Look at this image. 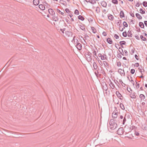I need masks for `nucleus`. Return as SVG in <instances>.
Listing matches in <instances>:
<instances>
[{"mask_svg": "<svg viewBox=\"0 0 147 147\" xmlns=\"http://www.w3.org/2000/svg\"><path fill=\"white\" fill-rule=\"evenodd\" d=\"M115 119H111L109 121V127L110 128L112 129H114L117 126V122L116 123L115 122Z\"/></svg>", "mask_w": 147, "mask_h": 147, "instance_id": "obj_1", "label": "nucleus"}, {"mask_svg": "<svg viewBox=\"0 0 147 147\" xmlns=\"http://www.w3.org/2000/svg\"><path fill=\"white\" fill-rule=\"evenodd\" d=\"M91 55V53L89 52H87L85 54L86 59L88 62H90L92 60Z\"/></svg>", "mask_w": 147, "mask_h": 147, "instance_id": "obj_2", "label": "nucleus"}, {"mask_svg": "<svg viewBox=\"0 0 147 147\" xmlns=\"http://www.w3.org/2000/svg\"><path fill=\"white\" fill-rule=\"evenodd\" d=\"M107 142L108 141L107 140V139L106 138H104L101 140L100 144L98 145H97V146L102 145Z\"/></svg>", "mask_w": 147, "mask_h": 147, "instance_id": "obj_3", "label": "nucleus"}, {"mask_svg": "<svg viewBox=\"0 0 147 147\" xmlns=\"http://www.w3.org/2000/svg\"><path fill=\"white\" fill-rule=\"evenodd\" d=\"M118 112L117 110H115L113 111L112 114V117L113 118H116L118 115Z\"/></svg>", "mask_w": 147, "mask_h": 147, "instance_id": "obj_4", "label": "nucleus"}, {"mask_svg": "<svg viewBox=\"0 0 147 147\" xmlns=\"http://www.w3.org/2000/svg\"><path fill=\"white\" fill-rule=\"evenodd\" d=\"M123 130L124 129L123 127H120L118 129L117 133L119 135H122L123 133Z\"/></svg>", "mask_w": 147, "mask_h": 147, "instance_id": "obj_5", "label": "nucleus"}, {"mask_svg": "<svg viewBox=\"0 0 147 147\" xmlns=\"http://www.w3.org/2000/svg\"><path fill=\"white\" fill-rule=\"evenodd\" d=\"M77 48L79 50H81L82 48V45L80 43L77 44L76 45Z\"/></svg>", "mask_w": 147, "mask_h": 147, "instance_id": "obj_6", "label": "nucleus"}, {"mask_svg": "<svg viewBox=\"0 0 147 147\" xmlns=\"http://www.w3.org/2000/svg\"><path fill=\"white\" fill-rule=\"evenodd\" d=\"M33 3L34 5H38L39 3V0H33Z\"/></svg>", "mask_w": 147, "mask_h": 147, "instance_id": "obj_7", "label": "nucleus"}, {"mask_svg": "<svg viewBox=\"0 0 147 147\" xmlns=\"http://www.w3.org/2000/svg\"><path fill=\"white\" fill-rule=\"evenodd\" d=\"M48 11L49 13L51 15L53 16L55 14V12L52 9H49Z\"/></svg>", "mask_w": 147, "mask_h": 147, "instance_id": "obj_8", "label": "nucleus"}, {"mask_svg": "<svg viewBox=\"0 0 147 147\" xmlns=\"http://www.w3.org/2000/svg\"><path fill=\"white\" fill-rule=\"evenodd\" d=\"M65 33L66 34L69 36H72L73 34V32H72L69 31H66Z\"/></svg>", "mask_w": 147, "mask_h": 147, "instance_id": "obj_9", "label": "nucleus"}, {"mask_svg": "<svg viewBox=\"0 0 147 147\" xmlns=\"http://www.w3.org/2000/svg\"><path fill=\"white\" fill-rule=\"evenodd\" d=\"M118 72L120 73V74L121 75V76H122L123 75H124V71L123 70H122L121 69H119L118 70Z\"/></svg>", "mask_w": 147, "mask_h": 147, "instance_id": "obj_10", "label": "nucleus"}, {"mask_svg": "<svg viewBox=\"0 0 147 147\" xmlns=\"http://www.w3.org/2000/svg\"><path fill=\"white\" fill-rule=\"evenodd\" d=\"M76 37L75 36H74V38L72 40V41H74V44H78L79 43V41L78 40V39H76V38H75V37Z\"/></svg>", "mask_w": 147, "mask_h": 147, "instance_id": "obj_11", "label": "nucleus"}, {"mask_svg": "<svg viewBox=\"0 0 147 147\" xmlns=\"http://www.w3.org/2000/svg\"><path fill=\"white\" fill-rule=\"evenodd\" d=\"M120 119H119L118 121L117 120L116 121V122L117 123H121L122 122V119L123 118V116L122 115H120Z\"/></svg>", "mask_w": 147, "mask_h": 147, "instance_id": "obj_12", "label": "nucleus"}, {"mask_svg": "<svg viewBox=\"0 0 147 147\" xmlns=\"http://www.w3.org/2000/svg\"><path fill=\"white\" fill-rule=\"evenodd\" d=\"M39 8L41 10H44L45 9V7L42 4H40L39 5Z\"/></svg>", "mask_w": 147, "mask_h": 147, "instance_id": "obj_13", "label": "nucleus"}, {"mask_svg": "<svg viewBox=\"0 0 147 147\" xmlns=\"http://www.w3.org/2000/svg\"><path fill=\"white\" fill-rule=\"evenodd\" d=\"M93 66L94 69L97 70V69H98V66L97 65L96 62H94L93 63Z\"/></svg>", "mask_w": 147, "mask_h": 147, "instance_id": "obj_14", "label": "nucleus"}, {"mask_svg": "<svg viewBox=\"0 0 147 147\" xmlns=\"http://www.w3.org/2000/svg\"><path fill=\"white\" fill-rule=\"evenodd\" d=\"M135 94L136 93L135 92H134L133 93L130 94V96L132 98H136Z\"/></svg>", "mask_w": 147, "mask_h": 147, "instance_id": "obj_15", "label": "nucleus"}, {"mask_svg": "<svg viewBox=\"0 0 147 147\" xmlns=\"http://www.w3.org/2000/svg\"><path fill=\"white\" fill-rule=\"evenodd\" d=\"M101 5L104 7H106L107 6V4L106 2L105 1H102L101 2Z\"/></svg>", "mask_w": 147, "mask_h": 147, "instance_id": "obj_16", "label": "nucleus"}, {"mask_svg": "<svg viewBox=\"0 0 147 147\" xmlns=\"http://www.w3.org/2000/svg\"><path fill=\"white\" fill-rule=\"evenodd\" d=\"M102 70H101L100 71H98V70H97V71H96L94 72V73L96 75L98 76V75H100V74H99V73H101L102 72Z\"/></svg>", "mask_w": 147, "mask_h": 147, "instance_id": "obj_17", "label": "nucleus"}, {"mask_svg": "<svg viewBox=\"0 0 147 147\" xmlns=\"http://www.w3.org/2000/svg\"><path fill=\"white\" fill-rule=\"evenodd\" d=\"M57 12L59 13H61L62 15H63V16L65 15V12L64 11H63L64 12H62L60 10H59V9H57Z\"/></svg>", "mask_w": 147, "mask_h": 147, "instance_id": "obj_18", "label": "nucleus"}, {"mask_svg": "<svg viewBox=\"0 0 147 147\" xmlns=\"http://www.w3.org/2000/svg\"><path fill=\"white\" fill-rule=\"evenodd\" d=\"M120 17L121 18L124 17V13L123 11H121L120 13Z\"/></svg>", "mask_w": 147, "mask_h": 147, "instance_id": "obj_19", "label": "nucleus"}, {"mask_svg": "<svg viewBox=\"0 0 147 147\" xmlns=\"http://www.w3.org/2000/svg\"><path fill=\"white\" fill-rule=\"evenodd\" d=\"M53 19L55 22H57L59 18L57 16H54L53 17Z\"/></svg>", "mask_w": 147, "mask_h": 147, "instance_id": "obj_20", "label": "nucleus"}, {"mask_svg": "<svg viewBox=\"0 0 147 147\" xmlns=\"http://www.w3.org/2000/svg\"><path fill=\"white\" fill-rule=\"evenodd\" d=\"M127 36L128 37L131 38L132 37V34L131 31L129 30L127 32Z\"/></svg>", "mask_w": 147, "mask_h": 147, "instance_id": "obj_21", "label": "nucleus"}, {"mask_svg": "<svg viewBox=\"0 0 147 147\" xmlns=\"http://www.w3.org/2000/svg\"><path fill=\"white\" fill-rule=\"evenodd\" d=\"M136 16L137 17L138 19H142V17L141 16L139 13H136Z\"/></svg>", "mask_w": 147, "mask_h": 147, "instance_id": "obj_22", "label": "nucleus"}, {"mask_svg": "<svg viewBox=\"0 0 147 147\" xmlns=\"http://www.w3.org/2000/svg\"><path fill=\"white\" fill-rule=\"evenodd\" d=\"M117 25L119 26L120 28L122 26L121 24V20H119L117 23Z\"/></svg>", "mask_w": 147, "mask_h": 147, "instance_id": "obj_23", "label": "nucleus"}, {"mask_svg": "<svg viewBox=\"0 0 147 147\" xmlns=\"http://www.w3.org/2000/svg\"><path fill=\"white\" fill-rule=\"evenodd\" d=\"M107 56L105 54H103L102 55V57L101 58V59L102 60H103L105 59H106L107 58Z\"/></svg>", "mask_w": 147, "mask_h": 147, "instance_id": "obj_24", "label": "nucleus"}, {"mask_svg": "<svg viewBox=\"0 0 147 147\" xmlns=\"http://www.w3.org/2000/svg\"><path fill=\"white\" fill-rule=\"evenodd\" d=\"M80 28L82 30L84 31L85 30V28L84 25L83 24L80 25Z\"/></svg>", "mask_w": 147, "mask_h": 147, "instance_id": "obj_25", "label": "nucleus"}, {"mask_svg": "<svg viewBox=\"0 0 147 147\" xmlns=\"http://www.w3.org/2000/svg\"><path fill=\"white\" fill-rule=\"evenodd\" d=\"M139 26L142 28H144V24L142 22H139Z\"/></svg>", "mask_w": 147, "mask_h": 147, "instance_id": "obj_26", "label": "nucleus"}, {"mask_svg": "<svg viewBox=\"0 0 147 147\" xmlns=\"http://www.w3.org/2000/svg\"><path fill=\"white\" fill-rule=\"evenodd\" d=\"M107 42L109 44H111L113 42L112 40L110 38H107Z\"/></svg>", "mask_w": 147, "mask_h": 147, "instance_id": "obj_27", "label": "nucleus"}, {"mask_svg": "<svg viewBox=\"0 0 147 147\" xmlns=\"http://www.w3.org/2000/svg\"><path fill=\"white\" fill-rule=\"evenodd\" d=\"M139 96L141 100H144L145 98V96L143 94H140Z\"/></svg>", "mask_w": 147, "mask_h": 147, "instance_id": "obj_28", "label": "nucleus"}, {"mask_svg": "<svg viewBox=\"0 0 147 147\" xmlns=\"http://www.w3.org/2000/svg\"><path fill=\"white\" fill-rule=\"evenodd\" d=\"M78 19L79 20H81L82 21H83L84 20V18L81 15H80L78 17Z\"/></svg>", "mask_w": 147, "mask_h": 147, "instance_id": "obj_29", "label": "nucleus"}, {"mask_svg": "<svg viewBox=\"0 0 147 147\" xmlns=\"http://www.w3.org/2000/svg\"><path fill=\"white\" fill-rule=\"evenodd\" d=\"M108 18L109 19L111 20H112L113 19V15L110 14L108 16Z\"/></svg>", "mask_w": 147, "mask_h": 147, "instance_id": "obj_30", "label": "nucleus"}, {"mask_svg": "<svg viewBox=\"0 0 147 147\" xmlns=\"http://www.w3.org/2000/svg\"><path fill=\"white\" fill-rule=\"evenodd\" d=\"M116 94L117 96L119 98L122 96L121 94L118 91L116 92Z\"/></svg>", "mask_w": 147, "mask_h": 147, "instance_id": "obj_31", "label": "nucleus"}, {"mask_svg": "<svg viewBox=\"0 0 147 147\" xmlns=\"http://www.w3.org/2000/svg\"><path fill=\"white\" fill-rule=\"evenodd\" d=\"M91 29L92 30V32L94 33H95L96 31L95 28L93 27H91Z\"/></svg>", "mask_w": 147, "mask_h": 147, "instance_id": "obj_32", "label": "nucleus"}, {"mask_svg": "<svg viewBox=\"0 0 147 147\" xmlns=\"http://www.w3.org/2000/svg\"><path fill=\"white\" fill-rule=\"evenodd\" d=\"M126 117H127V114H126L124 118L123 121H122V123L123 125L124 124L125 121H126Z\"/></svg>", "mask_w": 147, "mask_h": 147, "instance_id": "obj_33", "label": "nucleus"}, {"mask_svg": "<svg viewBox=\"0 0 147 147\" xmlns=\"http://www.w3.org/2000/svg\"><path fill=\"white\" fill-rule=\"evenodd\" d=\"M119 43L121 45H125L126 44V42L124 41H123L120 42Z\"/></svg>", "mask_w": 147, "mask_h": 147, "instance_id": "obj_34", "label": "nucleus"}, {"mask_svg": "<svg viewBox=\"0 0 147 147\" xmlns=\"http://www.w3.org/2000/svg\"><path fill=\"white\" fill-rule=\"evenodd\" d=\"M140 13L142 14H144L145 13V11H144L143 10L142 8H140Z\"/></svg>", "mask_w": 147, "mask_h": 147, "instance_id": "obj_35", "label": "nucleus"}, {"mask_svg": "<svg viewBox=\"0 0 147 147\" xmlns=\"http://www.w3.org/2000/svg\"><path fill=\"white\" fill-rule=\"evenodd\" d=\"M120 107H121V108L122 110H124L125 109L124 106L123 104L121 103L120 104Z\"/></svg>", "mask_w": 147, "mask_h": 147, "instance_id": "obj_36", "label": "nucleus"}, {"mask_svg": "<svg viewBox=\"0 0 147 147\" xmlns=\"http://www.w3.org/2000/svg\"><path fill=\"white\" fill-rule=\"evenodd\" d=\"M112 2L114 4H117L118 3L117 0H112Z\"/></svg>", "mask_w": 147, "mask_h": 147, "instance_id": "obj_37", "label": "nucleus"}, {"mask_svg": "<svg viewBox=\"0 0 147 147\" xmlns=\"http://www.w3.org/2000/svg\"><path fill=\"white\" fill-rule=\"evenodd\" d=\"M110 86L112 89H114V88L115 87L114 85L112 82H111Z\"/></svg>", "mask_w": 147, "mask_h": 147, "instance_id": "obj_38", "label": "nucleus"}, {"mask_svg": "<svg viewBox=\"0 0 147 147\" xmlns=\"http://www.w3.org/2000/svg\"><path fill=\"white\" fill-rule=\"evenodd\" d=\"M141 38L143 41H146V39L145 37H144L143 36L141 35L140 36Z\"/></svg>", "mask_w": 147, "mask_h": 147, "instance_id": "obj_39", "label": "nucleus"}, {"mask_svg": "<svg viewBox=\"0 0 147 147\" xmlns=\"http://www.w3.org/2000/svg\"><path fill=\"white\" fill-rule=\"evenodd\" d=\"M96 11L97 13H99L100 12V8L98 7H97L96 8Z\"/></svg>", "mask_w": 147, "mask_h": 147, "instance_id": "obj_40", "label": "nucleus"}, {"mask_svg": "<svg viewBox=\"0 0 147 147\" xmlns=\"http://www.w3.org/2000/svg\"><path fill=\"white\" fill-rule=\"evenodd\" d=\"M143 5L145 7L147 6V2L145 1H143Z\"/></svg>", "mask_w": 147, "mask_h": 147, "instance_id": "obj_41", "label": "nucleus"}, {"mask_svg": "<svg viewBox=\"0 0 147 147\" xmlns=\"http://www.w3.org/2000/svg\"><path fill=\"white\" fill-rule=\"evenodd\" d=\"M74 13L75 14H76L77 15H79V11L77 9H76L74 11Z\"/></svg>", "mask_w": 147, "mask_h": 147, "instance_id": "obj_42", "label": "nucleus"}, {"mask_svg": "<svg viewBox=\"0 0 147 147\" xmlns=\"http://www.w3.org/2000/svg\"><path fill=\"white\" fill-rule=\"evenodd\" d=\"M123 24L124 26L127 27L128 26V24L127 22H124L123 23Z\"/></svg>", "mask_w": 147, "mask_h": 147, "instance_id": "obj_43", "label": "nucleus"}, {"mask_svg": "<svg viewBox=\"0 0 147 147\" xmlns=\"http://www.w3.org/2000/svg\"><path fill=\"white\" fill-rule=\"evenodd\" d=\"M90 3L92 4H95L96 2L95 0H92L91 1H90Z\"/></svg>", "mask_w": 147, "mask_h": 147, "instance_id": "obj_44", "label": "nucleus"}, {"mask_svg": "<svg viewBox=\"0 0 147 147\" xmlns=\"http://www.w3.org/2000/svg\"><path fill=\"white\" fill-rule=\"evenodd\" d=\"M122 35L124 37H126L127 36V32L126 31L122 33Z\"/></svg>", "mask_w": 147, "mask_h": 147, "instance_id": "obj_45", "label": "nucleus"}, {"mask_svg": "<svg viewBox=\"0 0 147 147\" xmlns=\"http://www.w3.org/2000/svg\"><path fill=\"white\" fill-rule=\"evenodd\" d=\"M103 64L106 67H107V66H109L108 64L105 61H103Z\"/></svg>", "mask_w": 147, "mask_h": 147, "instance_id": "obj_46", "label": "nucleus"}, {"mask_svg": "<svg viewBox=\"0 0 147 147\" xmlns=\"http://www.w3.org/2000/svg\"><path fill=\"white\" fill-rule=\"evenodd\" d=\"M119 49H121V51H119L120 52V53L123 55H124V53L123 52V49H121V47H119Z\"/></svg>", "mask_w": 147, "mask_h": 147, "instance_id": "obj_47", "label": "nucleus"}, {"mask_svg": "<svg viewBox=\"0 0 147 147\" xmlns=\"http://www.w3.org/2000/svg\"><path fill=\"white\" fill-rule=\"evenodd\" d=\"M130 72L131 74H133L135 72V70L134 69H131V70Z\"/></svg>", "mask_w": 147, "mask_h": 147, "instance_id": "obj_48", "label": "nucleus"}, {"mask_svg": "<svg viewBox=\"0 0 147 147\" xmlns=\"http://www.w3.org/2000/svg\"><path fill=\"white\" fill-rule=\"evenodd\" d=\"M134 134L136 136H139L140 135L139 133L137 131H135L134 133Z\"/></svg>", "mask_w": 147, "mask_h": 147, "instance_id": "obj_49", "label": "nucleus"}, {"mask_svg": "<svg viewBox=\"0 0 147 147\" xmlns=\"http://www.w3.org/2000/svg\"><path fill=\"white\" fill-rule=\"evenodd\" d=\"M117 65L118 66H121V63L120 62H117Z\"/></svg>", "mask_w": 147, "mask_h": 147, "instance_id": "obj_50", "label": "nucleus"}, {"mask_svg": "<svg viewBox=\"0 0 147 147\" xmlns=\"http://www.w3.org/2000/svg\"><path fill=\"white\" fill-rule=\"evenodd\" d=\"M142 66H141V67H139L138 68V69L140 70V71L142 75H143V74L142 73Z\"/></svg>", "mask_w": 147, "mask_h": 147, "instance_id": "obj_51", "label": "nucleus"}, {"mask_svg": "<svg viewBox=\"0 0 147 147\" xmlns=\"http://www.w3.org/2000/svg\"><path fill=\"white\" fill-rule=\"evenodd\" d=\"M125 129H129V130L128 131H127L128 132H130L131 131V130L130 129L131 128H130L128 126H125Z\"/></svg>", "mask_w": 147, "mask_h": 147, "instance_id": "obj_52", "label": "nucleus"}, {"mask_svg": "<svg viewBox=\"0 0 147 147\" xmlns=\"http://www.w3.org/2000/svg\"><path fill=\"white\" fill-rule=\"evenodd\" d=\"M114 37L116 39H119V36L117 34H115L114 36Z\"/></svg>", "mask_w": 147, "mask_h": 147, "instance_id": "obj_53", "label": "nucleus"}, {"mask_svg": "<svg viewBox=\"0 0 147 147\" xmlns=\"http://www.w3.org/2000/svg\"><path fill=\"white\" fill-rule=\"evenodd\" d=\"M135 37L136 38L138 39V40H140V37L139 36H138V35H136L135 36Z\"/></svg>", "mask_w": 147, "mask_h": 147, "instance_id": "obj_54", "label": "nucleus"}, {"mask_svg": "<svg viewBox=\"0 0 147 147\" xmlns=\"http://www.w3.org/2000/svg\"><path fill=\"white\" fill-rule=\"evenodd\" d=\"M65 30V28L60 29V30L62 31V32L63 34L64 33V31Z\"/></svg>", "mask_w": 147, "mask_h": 147, "instance_id": "obj_55", "label": "nucleus"}, {"mask_svg": "<svg viewBox=\"0 0 147 147\" xmlns=\"http://www.w3.org/2000/svg\"><path fill=\"white\" fill-rule=\"evenodd\" d=\"M130 14L131 16L132 17H135L134 13L132 12H131V13H130Z\"/></svg>", "mask_w": 147, "mask_h": 147, "instance_id": "obj_56", "label": "nucleus"}, {"mask_svg": "<svg viewBox=\"0 0 147 147\" xmlns=\"http://www.w3.org/2000/svg\"><path fill=\"white\" fill-rule=\"evenodd\" d=\"M65 10L67 13H69L70 12L69 9L68 8L65 9Z\"/></svg>", "mask_w": 147, "mask_h": 147, "instance_id": "obj_57", "label": "nucleus"}, {"mask_svg": "<svg viewBox=\"0 0 147 147\" xmlns=\"http://www.w3.org/2000/svg\"><path fill=\"white\" fill-rule=\"evenodd\" d=\"M102 34L103 36H106L107 35L106 32H103L102 33Z\"/></svg>", "mask_w": 147, "mask_h": 147, "instance_id": "obj_58", "label": "nucleus"}, {"mask_svg": "<svg viewBox=\"0 0 147 147\" xmlns=\"http://www.w3.org/2000/svg\"><path fill=\"white\" fill-rule=\"evenodd\" d=\"M136 86L137 88H138L140 86V84H137V82H136Z\"/></svg>", "mask_w": 147, "mask_h": 147, "instance_id": "obj_59", "label": "nucleus"}, {"mask_svg": "<svg viewBox=\"0 0 147 147\" xmlns=\"http://www.w3.org/2000/svg\"><path fill=\"white\" fill-rule=\"evenodd\" d=\"M140 3L139 2H138L136 4V6L137 7H138L140 6Z\"/></svg>", "mask_w": 147, "mask_h": 147, "instance_id": "obj_60", "label": "nucleus"}, {"mask_svg": "<svg viewBox=\"0 0 147 147\" xmlns=\"http://www.w3.org/2000/svg\"><path fill=\"white\" fill-rule=\"evenodd\" d=\"M127 90L129 92H130V91H131L132 90L130 88H127Z\"/></svg>", "mask_w": 147, "mask_h": 147, "instance_id": "obj_61", "label": "nucleus"}, {"mask_svg": "<svg viewBox=\"0 0 147 147\" xmlns=\"http://www.w3.org/2000/svg\"><path fill=\"white\" fill-rule=\"evenodd\" d=\"M117 56L119 58H121L122 57V56H121V55H120L119 54L117 55Z\"/></svg>", "mask_w": 147, "mask_h": 147, "instance_id": "obj_62", "label": "nucleus"}, {"mask_svg": "<svg viewBox=\"0 0 147 147\" xmlns=\"http://www.w3.org/2000/svg\"><path fill=\"white\" fill-rule=\"evenodd\" d=\"M124 52L125 54V55L127 56L128 55V52L126 50H125Z\"/></svg>", "mask_w": 147, "mask_h": 147, "instance_id": "obj_63", "label": "nucleus"}, {"mask_svg": "<svg viewBox=\"0 0 147 147\" xmlns=\"http://www.w3.org/2000/svg\"><path fill=\"white\" fill-rule=\"evenodd\" d=\"M144 23L145 25L147 26V21H144Z\"/></svg>", "mask_w": 147, "mask_h": 147, "instance_id": "obj_64", "label": "nucleus"}]
</instances>
